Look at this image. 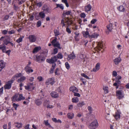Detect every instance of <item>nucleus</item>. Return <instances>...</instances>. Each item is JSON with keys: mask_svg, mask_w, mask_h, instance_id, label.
I'll return each mask as SVG.
<instances>
[{"mask_svg": "<svg viewBox=\"0 0 129 129\" xmlns=\"http://www.w3.org/2000/svg\"><path fill=\"white\" fill-rule=\"evenodd\" d=\"M92 44L95 50L98 52L103 49V44L102 42H97L95 43L93 42Z\"/></svg>", "mask_w": 129, "mask_h": 129, "instance_id": "1", "label": "nucleus"}, {"mask_svg": "<svg viewBox=\"0 0 129 129\" xmlns=\"http://www.w3.org/2000/svg\"><path fill=\"white\" fill-rule=\"evenodd\" d=\"M116 95L117 98L119 99H122L124 98V91L122 90H117Z\"/></svg>", "mask_w": 129, "mask_h": 129, "instance_id": "2", "label": "nucleus"}, {"mask_svg": "<svg viewBox=\"0 0 129 129\" xmlns=\"http://www.w3.org/2000/svg\"><path fill=\"white\" fill-rule=\"evenodd\" d=\"M13 78H12L11 80H10L6 82V84L4 86V88L5 89H9L11 88L12 84L15 80V79H13Z\"/></svg>", "mask_w": 129, "mask_h": 129, "instance_id": "3", "label": "nucleus"}, {"mask_svg": "<svg viewBox=\"0 0 129 129\" xmlns=\"http://www.w3.org/2000/svg\"><path fill=\"white\" fill-rule=\"evenodd\" d=\"M52 45L53 46L55 47H57L59 49H60L61 48L60 46V45L59 42L57 41V38L56 37H55L51 42Z\"/></svg>", "mask_w": 129, "mask_h": 129, "instance_id": "4", "label": "nucleus"}, {"mask_svg": "<svg viewBox=\"0 0 129 129\" xmlns=\"http://www.w3.org/2000/svg\"><path fill=\"white\" fill-rule=\"evenodd\" d=\"M98 123L96 120H95L89 125V127L90 129H94L98 126Z\"/></svg>", "mask_w": 129, "mask_h": 129, "instance_id": "5", "label": "nucleus"}, {"mask_svg": "<svg viewBox=\"0 0 129 129\" xmlns=\"http://www.w3.org/2000/svg\"><path fill=\"white\" fill-rule=\"evenodd\" d=\"M31 64V62L30 61H29L28 64L26 65V66L25 68V70L27 74H29L33 71V70L31 69V68L30 67V65Z\"/></svg>", "mask_w": 129, "mask_h": 129, "instance_id": "6", "label": "nucleus"}, {"mask_svg": "<svg viewBox=\"0 0 129 129\" xmlns=\"http://www.w3.org/2000/svg\"><path fill=\"white\" fill-rule=\"evenodd\" d=\"M62 57H52L51 59H47L46 61L49 63H53L57 61V58L62 59Z\"/></svg>", "mask_w": 129, "mask_h": 129, "instance_id": "7", "label": "nucleus"}, {"mask_svg": "<svg viewBox=\"0 0 129 129\" xmlns=\"http://www.w3.org/2000/svg\"><path fill=\"white\" fill-rule=\"evenodd\" d=\"M35 17L36 19L38 20L40 18L41 19L44 18L45 17V15L44 12L41 11L39 13V14H36Z\"/></svg>", "mask_w": 129, "mask_h": 129, "instance_id": "8", "label": "nucleus"}, {"mask_svg": "<svg viewBox=\"0 0 129 129\" xmlns=\"http://www.w3.org/2000/svg\"><path fill=\"white\" fill-rule=\"evenodd\" d=\"M28 38L29 41L31 43L35 42L36 40V37L34 35H29Z\"/></svg>", "mask_w": 129, "mask_h": 129, "instance_id": "9", "label": "nucleus"}, {"mask_svg": "<svg viewBox=\"0 0 129 129\" xmlns=\"http://www.w3.org/2000/svg\"><path fill=\"white\" fill-rule=\"evenodd\" d=\"M54 82V79L52 78L47 79L46 81V84L47 85H49L50 84L52 85Z\"/></svg>", "mask_w": 129, "mask_h": 129, "instance_id": "10", "label": "nucleus"}, {"mask_svg": "<svg viewBox=\"0 0 129 129\" xmlns=\"http://www.w3.org/2000/svg\"><path fill=\"white\" fill-rule=\"evenodd\" d=\"M25 89L30 91L33 90L34 88L33 83H29L27 86H25Z\"/></svg>", "mask_w": 129, "mask_h": 129, "instance_id": "11", "label": "nucleus"}, {"mask_svg": "<svg viewBox=\"0 0 129 129\" xmlns=\"http://www.w3.org/2000/svg\"><path fill=\"white\" fill-rule=\"evenodd\" d=\"M121 113L119 110H117L115 114L114 115V116L116 119L117 120L119 119L120 117V114Z\"/></svg>", "mask_w": 129, "mask_h": 129, "instance_id": "12", "label": "nucleus"}, {"mask_svg": "<svg viewBox=\"0 0 129 129\" xmlns=\"http://www.w3.org/2000/svg\"><path fill=\"white\" fill-rule=\"evenodd\" d=\"M12 101L14 102L15 101H19V94H15L12 98Z\"/></svg>", "mask_w": 129, "mask_h": 129, "instance_id": "13", "label": "nucleus"}, {"mask_svg": "<svg viewBox=\"0 0 129 129\" xmlns=\"http://www.w3.org/2000/svg\"><path fill=\"white\" fill-rule=\"evenodd\" d=\"M50 94L52 97L53 98H57L59 97L58 94L54 91L52 92Z\"/></svg>", "mask_w": 129, "mask_h": 129, "instance_id": "14", "label": "nucleus"}, {"mask_svg": "<svg viewBox=\"0 0 129 129\" xmlns=\"http://www.w3.org/2000/svg\"><path fill=\"white\" fill-rule=\"evenodd\" d=\"M117 10L121 12H124L125 10V7L123 5H121L117 8Z\"/></svg>", "mask_w": 129, "mask_h": 129, "instance_id": "15", "label": "nucleus"}, {"mask_svg": "<svg viewBox=\"0 0 129 129\" xmlns=\"http://www.w3.org/2000/svg\"><path fill=\"white\" fill-rule=\"evenodd\" d=\"M5 66V63L2 60H0V72L4 68Z\"/></svg>", "mask_w": 129, "mask_h": 129, "instance_id": "16", "label": "nucleus"}, {"mask_svg": "<svg viewBox=\"0 0 129 129\" xmlns=\"http://www.w3.org/2000/svg\"><path fill=\"white\" fill-rule=\"evenodd\" d=\"M70 91H72L74 93L78 92V89L75 86H72L70 88Z\"/></svg>", "mask_w": 129, "mask_h": 129, "instance_id": "17", "label": "nucleus"}, {"mask_svg": "<svg viewBox=\"0 0 129 129\" xmlns=\"http://www.w3.org/2000/svg\"><path fill=\"white\" fill-rule=\"evenodd\" d=\"M100 63H97L95 66V68L93 69L92 71L95 72L98 71L100 68Z\"/></svg>", "mask_w": 129, "mask_h": 129, "instance_id": "18", "label": "nucleus"}, {"mask_svg": "<svg viewBox=\"0 0 129 129\" xmlns=\"http://www.w3.org/2000/svg\"><path fill=\"white\" fill-rule=\"evenodd\" d=\"M121 60V59L120 58V57H118L116 58L113 61L115 64L117 65Z\"/></svg>", "mask_w": 129, "mask_h": 129, "instance_id": "19", "label": "nucleus"}, {"mask_svg": "<svg viewBox=\"0 0 129 129\" xmlns=\"http://www.w3.org/2000/svg\"><path fill=\"white\" fill-rule=\"evenodd\" d=\"M65 23H67L68 25L71 24L72 23V21L71 19H70L68 17L66 18H65Z\"/></svg>", "mask_w": 129, "mask_h": 129, "instance_id": "20", "label": "nucleus"}, {"mask_svg": "<svg viewBox=\"0 0 129 129\" xmlns=\"http://www.w3.org/2000/svg\"><path fill=\"white\" fill-rule=\"evenodd\" d=\"M41 99L42 98L40 99H38L35 100V104L39 106L41 105L42 103V101L41 100Z\"/></svg>", "mask_w": 129, "mask_h": 129, "instance_id": "21", "label": "nucleus"}, {"mask_svg": "<svg viewBox=\"0 0 129 129\" xmlns=\"http://www.w3.org/2000/svg\"><path fill=\"white\" fill-rule=\"evenodd\" d=\"M42 10L43 11H45L46 13H49L51 12V8L49 7H44L42 8Z\"/></svg>", "mask_w": 129, "mask_h": 129, "instance_id": "22", "label": "nucleus"}, {"mask_svg": "<svg viewBox=\"0 0 129 129\" xmlns=\"http://www.w3.org/2000/svg\"><path fill=\"white\" fill-rule=\"evenodd\" d=\"M91 8V7L90 4L88 5L87 6H85V12H88L90 11Z\"/></svg>", "mask_w": 129, "mask_h": 129, "instance_id": "23", "label": "nucleus"}, {"mask_svg": "<svg viewBox=\"0 0 129 129\" xmlns=\"http://www.w3.org/2000/svg\"><path fill=\"white\" fill-rule=\"evenodd\" d=\"M82 33L84 37L85 38L90 37V35H89V33L87 31H83Z\"/></svg>", "mask_w": 129, "mask_h": 129, "instance_id": "24", "label": "nucleus"}, {"mask_svg": "<svg viewBox=\"0 0 129 129\" xmlns=\"http://www.w3.org/2000/svg\"><path fill=\"white\" fill-rule=\"evenodd\" d=\"M74 116V114L73 113H70L67 114V117L68 118L70 119H73Z\"/></svg>", "mask_w": 129, "mask_h": 129, "instance_id": "25", "label": "nucleus"}, {"mask_svg": "<svg viewBox=\"0 0 129 129\" xmlns=\"http://www.w3.org/2000/svg\"><path fill=\"white\" fill-rule=\"evenodd\" d=\"M41 49V47H35L33 51L34 53H36L39 51Z\"/></svg>", "mask_w": 129, "mask_h": 129, "instance_id": "26", "label": "nucleus"}, {"mask_svg": "<svg viewBox=\"0 0 129 129\" xmlns=\"http://www.w3.org/2000/svg\"><path fill=\"white\" fill-rule=\"evenodd\" d=\"M99 36V35L97 33H94L90 35V38H96Z\"/></svg>", "mask_w": 129, "mask_h": 129, "instance_id": "27", "label": "nucleus"}, {"mask_svg": "<svg viewBox=\"0 0 129 129\" xmlns=\"http://www.w3.org/2000/svg\"><path fill=\"white\" fill-rule=\"evenodd\" d=\"M25 78L24 76H21L20 78L18 79L17 80V81L19 83L23 82V81L25 80Z\"/></svg>", "mask_w": 129, "mask_h": 129, "instance_id": "28", "label": "nucleus"}, {"mask_svg": "<svg viewBox=\"0 0 129 129\" xmlns=\"http://www.w3.org/2000/svg\"><path fill=\"white\" fill-rule=\"evenodd\" d=\"M112 23H110L107 26V29L110 31H111L112 29Z\"/></svg>", "mask_w": 129, "mask_h": 129, "instance_id": "29", "label": "nucleus"}, {"mask_svg": "<svg viewBox=\"0 0 129 129\" xmlns=\"http://www.w3.org/2000/svg\"><path fill=\"white\" fill-rule=\"evenodd\" d=\"M6 47V46L4 44L1 45H0V49L2 50L3 52H5Z\"/></svg>", "mask_w": 129, "mask_h": 129, "instance_id": "30", "label": "nucleus"}, {"mask_svg": "<svg viewBox=\"0 0 129 129\" xmlns=\"http://www.w3.org/2000/svg\"><path fill=\"white\" fill-rule=\"evenodd\" d=\"M85 104L84 102H79L77 104V106L79 107H82L83 106L85 105Z\"/></svg>", "mask_w": 129, "mask_h": 129, "instance_id": "31", "label": "nucleus"}, {"mask_svg": "<svg viewBox=\"0 0 129 129\" xmlns=\"http://www.w3.org/2000/svg\"><path fill=\"white\" fill-rule=\"evenodd\" d=\"M21 74L20 73H19L18 74H16L12 78H14L13 79H14L15 80V79H17L20 77H21Z\"/></svg>", "mask_w": 129, "mask_h": 129, "instance_id": "32", "label": "nucleus"}, {"mask_svg": "<svg viewBox=\"0 0 129 129\" xmlns=\"http://www.w3.org/2000/svg\"><path fill=\"white\" fill-rule=\"evenodd\" d=\"M72 101L73 103H77L79 101L78 98L77 97H74L72 99Z\"/></svg>", "mask_w": 129, "mask_h": 129, "instance_id": "33", "label": "nucleus"}, {"mask_svg": "<svg viewBox=\"0 0 129 129\" xmlns=\"http://www.w3.org/2000/svg\"><path fill=\"white\" fill-rule=\"evenodd\" d=\"M25 99V97L23 96L22 94H19V101L22 100H24Z\"/></svg>", "mask_w": 129, "mask_h": 129, "instance_id": "34", "label": "nucleus"}, {"mask_svg": "<svg viewBox=\"0 0 129 129\" xmlns=\"http://www.w3.org/2000/svg\"><path fill=\"white\" fill-rule=\"evenodd\" d=\"M64 14L66 15H71L72 13L71 11H65L64 12Z\"/></svg>", "mask_w": 129, "mask_h": 129, "instance_id": "35", "label": "nucleus"}, {"mask_svg": "<svg viewBox=\"0 0 129 129\" xmlns=\"http://www.w3.org/2000/svg\"><path fill=\"white\" fill-rule=\"evenodd\" d=\"M15 126L18 128H20L21 127L22 124L21 123H15Z\"/></svg>", "mask_w": 129, "mask_h": 129, "instance_id": "36", "label": "nucleus"}, {"mask_svg": "<svg viewBox=\"0 0 129 129\" xmlns=\"http://www.w3.org/2000/svg\"><path fill=\"white\" fill-rule=\"evenodd\" d=\"M44 124L47 126H48L49 127H50L51 125H50V124L48 123V120H45L44 121Z\"/></svg>", "mask_w": 129, "mask_h": 129, "instance_id": "37", "label": "nucleus"}, {"mask_svg": "<svg viewBox=\"0 0 129 129\" xmlns=\"http://www.w3.org/2000/svg\"><path fill=\"white\" fill-rule=\"evenodd\" d=\"M54 32L55 36L59 35L60 34L59 31H57L56 29L54 30Z\"/></svg>", "mask_w": 129, "mask_h": 129, "instance_id": "38", "label": "nucleus"}, {"mask_svg": "<svg viewBox=\"0 0 129 129\" xmlns=\"http://www.w3.org/2000/svg\"><path fill=\"white\" fill-rule=\"evenodd\" d=\"M72 28L74 30H76L78 29V26L77 25L74 24L72 25Z\"/></svg>", "mask_w": 129, "mask_h": 129, "instance_id": "39", "label": "nucleus"}, {"mask_svg": "<svg viewBox=\"0 0 129 129\" xmlns=\"http://www.w3.org/2000/svg\"><path fill=\"white\" fill-rule=\"evenodd\" d=\"M65 65L66 68L68 70H69L70 69V66L68 62H66L65 63Z\"/></svg>", "mask_w": 129, "mask_h": 129, "instance_id": "40", "label": "nucleus"}, {"mask_svg": "<svg viewBox=\"0 0 129 129\" xmlns=\"http://www.w3.org/2000/svg\"><path fill=\"white\" fill-rule=\"evenodd\" d=\"M56 8L59 7L62 10H63L64 9L63 6L62 4H56Z\"/></svg>", "mask_w": 129, "mask_h": 129, "instance_id": "41", "label": "nucleus"}, {"mask_svg": "<svg viewBox=\"0 0 129 129\" xmlns=\"http://www.w3.org/2000/svg\"><path fill=\"white\" fill-rule=\"evenodd\" d=\"M23 38L21 37H19L17 40L16 41V42L18 43H19L22 41Z\"/></svg>", "mask_w": 129, "mask_h": 129, "instance_id": "42", "label": "nucleus"}, {"mask_svg": "<svg viewBox=\"0 0 129 129\" xmlns=\"http://www.w3.org/2000/svg\"><path fill=\"white\" fill-rule=\"evenodd\" d=\"M103 89L104 90V92L105 93H107L108 92V87H104L103 88Z\"/></svg>", "mask_w": 129, "mask_h": 129, "instance_id": "43", "label": "nucleus"}, {"mask_svg": "<svg viewBox=\"0 0 129 129\" xmlns=\"http://www.w3.org/2000/svg\"><path fill=\"white\" fill-rule=\"evenodd\" d=\"M81 75L82 76L86 78L87 79H89V77L87 75H86V74H85L84 73L81 74Z\"/></svg>", "mask_w": 129, "mask_h": 129, "instance_id": "44", "label": "nucleus"}, {"mask_svg": "<svg viewBox=\"0 0 129 129\" xmlns=\"http://www.w3.org/2000/svg\"><path fill=\"white\" fill-rule=\"evenodd\" d=\"M49 101H48L47 100H45L44 103V106L46 105H47L49 104Z\"/></svg>", "mask_w": 129, "mask_h": 129, "instance_id": "45", "label": "nucleus"}, {"mask_svg": "<svg viewBox=\"0 0 129 129\" xmlns=\"http://www.w3.org/2000/svg\"><path fill=\"white\" fill-rule=\"evenodd\" d=\"M66 31L69 34H71V32L70 29L68 27H67L66 28Z\"/></svg>", "mask_w": 129, "mask_h": 129, "instance_id": "46", "label": "nucleus"}, {"mask_svg": "<svg viewBox=\"0 0 129 129\" xmlns=\"http://www.w3.org/2000/svg\"><path fill=\"white\" fill-rule=\"evenodd\" d=\"M19 106V105L18 104H16L15 103H14L13 104V106L14 108L15 109V110L17 109V107Z\"/></svg>", "mask_w": 129, "mask_h": 129, "instance_id": "47", "label": "nucleus"}, {"mask_svg": "<svg viewBox=\"0 0 129 129\" xmlns=\"http://www.w3.org/2000/svg\"><path fill=\"white\" fill-rule=\"evenodd\" d=\"M80 16L81 18H84L85 17L86 15L84 13H82L81 14Z\"/></svg>", "mask_w": 129, "mask_h": 129, "instance_id": "48", "label": "nucleus"}, {"mask_svg": "<svg viewBox=\"0 0 129 129\" xmlns=\"http://www.w3.org/2000/svg\"><path fill=\"white\" fill-rule=\"evenodd\" d=\"M15 32V31L14 30H12L10 31H9L8 32V34L10 35L14 34Z\"/></svg>", "mask_w": 129, "mask_h": 129, "instance_id": "49", "label": "nucleus"}, {"mask_svg": "<svg viewBox=\"0 0 129 129\" xmlns=\"http://www.w3.org/2000/svg\"><path fill=\"white\" fill-rule=\"evenodd\" d=\"M41 24V21H38L37 23V27H38L40 26Z\"/></svg>", "mask_w": 129, "mask_h": 129, "instance_id": "50", "label": "nucleus"}, {"mask_svg": "<svg viewBox=\"0 0 129 129\" xmlns=\"http://www.w3.org/2000/svg\"><path fill=\"white\" fill-rule=\"evenodd\" d=\"M74 57H68L67 59L68 61L73 60V59L74 58Z\"/></svg>", "mask_w": 129, "mask_h": 129, "instance_id": "51", "label": "nucleus"}, {"mask_svg": "<svg viewBox=\"0 0 129 129\" xmlns=\"http://www.w3.org/2000/svg\"><path fill=\"white\" fill-rule=\"evenodd\" d=\"M64 20L63 19H62L61 20V23L62 25V27H63L64 26H65V25L64 23Z\"/></svg>", "mask_w": 129, "mask_h": 129, "instance_id": "52", "label": "nucleus"}, {"mask_svg": "<svg viewBox=\"0 0 129 129\" xmlns=\"http://www.w3.org/2000/svg\"><path fill=\"white\" fill-rule=\"evenodd\" d=\"M117 75L116 72L115 71H114L113 72L112 75L114 77H116Z\"/></svg>", "mask_w": 129, "mask_h": 129, "instance_id": "53", "label": "nucleus"}, {"mask_svg": "<svg viewBox=\"0 0 129 129\" xmlns=\"http://www.w3.org/2000/svg\"><path fill=\"white\" fill-rule=\"evenodd\" d=\"M8 31L6 30H3L2 31V33L4 35H6L7 34Z\"/></svg>", "mask_w": 129, "mask_h": 129, "instance_id": "54", "label": "nucleus"}, {"mask_svg": "<svg viewBox=\"0 0 129 129\" xmlns=\"http://www.w3.org/2000/svg\"><path fill=\"white\" fill-rule=\"evenodd\" d=\"M41 57H35V58L34 59L37 61L39 62H40V59Z\"/></svg>", "mask_w": 129, "mask_h": 129, "instance_id": "55", "label": "nucleus"}, {"mask_svg": "<svg viewBox=\"0 0 129 129\" xmlns=\"http://www.w3.org/2000/svg\"><path fill=\"white\" fill-rule=\"evenodd\" d=\"M75 35L76 36H75V38H76V37H77L79 35V33L77 31H76L75 33Z\"/></svg>", "mask_w": 129, "mask_h": 129, "instance_id": "56", "label": "nucleus"}, {"mask_svg": "<svg viewBox=\"0 0 129 129\" xmlns=\"http://www.w3.org/2000/svg\"><path fill=\"white\" fill-rule=\"evenodd\" d=\"M97 21L96 19H93L91 21V23L92 24L94 23Z\"/></svg>", "mask_w": 129, "mask_h": 129, "instance_id": "57", "label": "nucleus"}, {"mask_svg": "<svg viewBox=\"0 0 129 129\" xmlns=\"http://www.w3.org/2000/svg\"><path fill=\"white\" fill-rule=\"evenodd\" d=\"M58 49L57 48H55L53 50V54H55L58 52Z\"/></svg>", "mask_w": 129, "mask_h": 129, "instance_id": "58", "label": "nucleus"}, {"mask_svg": "<svg viewBox=\"0 0 129 129\" xmlns=\"http://www.w3.org/2000/svg\"><path fill=\"white\" fill-rule=\"evenodd\" d=\"M74 95L75 96H77L78 97L80 96V94L78 93H77V92H75L74 94Z\"/></svg>", "mask_w": 129, "mask_h": 129, "instance_id": "59", "label": "nucleus"}, {"mask_svg": "<svg viewBox=\"0 0 129 129\" xmlns=\"http://www.w3.org/2000/svg\"><path fill=\"white\" fill-rule=\"evenodd\" d=\"M88 108L89 111V112H90V113H91L92 111V110L91 107L90 106H89L88 107Z\"/></svg>", "mask_w": 129, "mask_h": 129, "instance_id": "60", "label": "nucleus"}, {"mask_svg": "<svg viewBox=\"0 0 129 129\" xmlns=\"http://www.w3.org/2000/svg\"><path fill=\"white\" fill-rule=\"evenodd\" d=\"M37 79L38 80H39L40 81H42L43 79L42 77L41 76L38 77Z\"/></svg>", "mask_w": 129, "mask_h": 129, "instance_id": "61", "label": "nucleus"}, {"mask_svg": "<svg viewBox=\"0 0 129 129\" xmlns=\"http://www.w3.org/2000/svg\"><path fill=\"white\" fill-rule=\"evenodd\" d=\"M3 87H2L0 89V95L2 94L3 93Z\"/></svg>", "mask_w": 129, "mask_h": 129, "instance_id": "62", "label": "nucleus"}, {"mask_svg": "<svg viewBox=\"0 0 129 129\" xmlns=\"http://www.w3.org/2000/svg\"><path fill=\"white\" fill-rule=\"evenodd\" d=\"M10 42L9 41H4L3 44H5L6 45H7Z\"/></svg>", "mask_w": 129, "mask_h": 129, "instance_id": "63", "label": "nucleus"}, {"mask_svg": "<svg viewBox=\"0 0 129 129\" xmlns=\"http://www.w3.org/2000/svg\"><path fill=\"white\" fill-rule=\"evenodd\" d=\"M115 82L119 84H120L121 83V81L119 80L116 79V80L115 81Z\"/></svg>", "mask_w": 129, "mask_h": 129, "instance_id": "64", "label": "nucleus"}]
</instances>
